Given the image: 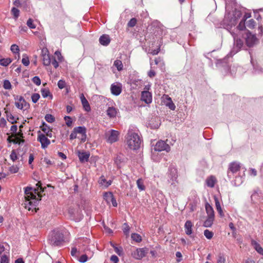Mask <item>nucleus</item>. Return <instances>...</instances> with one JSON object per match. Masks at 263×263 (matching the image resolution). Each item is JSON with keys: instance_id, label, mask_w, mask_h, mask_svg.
<instances>
[{"instance_id": "5fc2aeb1", "label": "nucleus", "mask_w": 263, "mask_h": 263, "mask_svg": "<svg viewBox=\"0 0 263 263\" xmlns=\"http://www.w3.org/2000/svg\"><path fill=\"white\" fill-rule=\"evenodd\" d=\"M64 119L66 121V124L68 126H70L72 125V120L70 117L69 116H65L64 117Z\"/></svg>"}, {"instance_id": "0eeeda50", "label": "nucleus", "mask_w": 263, "mask_h": 263, "mask_svg": "<svg viewBox=\"0 0 263 263\" xmlns=\"http://www.w3.org/2000/svg\"><path fill=\"white\" fill-rule=\"evenodd\" d=\"M234 37V46L231 51V53L235 54L237 53L242 48L243 45V41L240 39H236V34L234 32L231 33Z\"/></svg>"}, {"instance_id": "6e6552de", "label": "nucleus", "mask_w": 263, "mask_h": 263, "mask_svg": "<svg viewBox=\"0 0 263 263\" xmlns=\"http://www.w3.org/2000/svg\"><path fill=\"white\" fill-rule=\"evenodd\" d=\"M15 105L18 109L22 110H26L29 106L23 97L18 96L15 98Z\"/></svg>"}, {"instance_id": "f03ea898", "label": "nucleus", "mask_w": 263, "mask_h": 263, "mask_svg": "<svg viewBox=\"0 0 263 263\" xmlns=\"http://www.w3.org/2000/svg\"><path fill=\"white\" fill-rule=\"evenodd\" d=\"M141 141L138 129L134 127H130L125 136V140L128 148L131 150L136 151L140 148Z\"/></svg>"}, {"instance_id": "c756f323", "label": "nucleus", "mask_w": 263, "mask_h": 263, "mask_svg": "<svg viewBox=\"0 0 263 263\" xmlns=\"http://www.w3.org/2000/svg\"><path fill=\"white\" fill-rule=\"evenodd\" d=\"M215 217L208 216L206 219L203 223V226L205 227H210L212 226Z\"/></svg>"}, {"instance_id": "5701e85b", "label": "nucleus", "mask_w": 263, "mask_h": 263, "mask_svg": "<svg viewBox=\"0 0 263 263\" xmlns=\"http://www.w3.org/2000/svg\"><path fill=\"white\" fill-rule=\"evenodd\" d=\"M111 182V180L107 181L104 176H101L98 180L99 185L103 187H107Z\"/></svg>"}, {"instance_id": "052dcab7", "label": "nucleus", "mask_w": 263, "mask_h": 263, "mask_svg": "<svg viewBox=\"0 0 263 263\" xmlns=\"http://www.w3.org/2000/svg\"><path fill=\"white\" fill-rule=\"evenodd\" d=\"M125 227L123 231L125 235H128L129 232V227L126 224L124 223Z\"/></svg>"}, {"instance_id": "a211bd4d", "label": "nucleus", "mask_w": 263, "mask_h": 263, "mask_svg": "<svg viewBox=\"0 0 263 263\" xmlns=\"http://www.w3.org/2000/svg\"><path fill=\"white\" fill-rule=\"evenodd\" d=\"M141 100L147 104H149L152 101V96L151 92L148 91H144L141 94Z\"/></svg>"}, {"instance_id": "bf43d9fd", "label": "nucleus", "mask_w": 263, "mask_h": 263, "mask_svg": "<svg viewBox=\"0 0 263 263\" xmlns=\"http://www.w3.org/2000/svg\"><path fill=\"white\" fill-rule=\"evenodd\" d=\"M32 82L35 84L36 85L39 86L41 84V80L40 79L37 77H34L32 79Z\"/></svg>"}, {"instance_id": "4be33fe9", "label": "nucleus", "mask_w": 263, "mask_h": 263, "mask_svg": "<svg viewBox=\"0 0 263 263\" xmlns=\"http://www.w3.org/2000/svg\"><path fill=\"white\" fill-rule=\"evenodd\" d=\"M100 43L103 46H107L110 42V39L108 35L103 34L99 38Z\"/></svg>"}, {"instance_id": "49530a36", "label": "nucleus", "mask_w": 263, "mask_h": 263, "mask_svg": "<svg viewBox=\"0 0 263 263\" xmlns=\"http://www.w3.org/2000/svg\"><path fill=\"white\" fill-rule=\"evenodd\" d=\"M18 167L16 165H12L9 168V171L11 174L16 173L18 171Z\"/></svg>"}, {"instance_id": "2f4dec72", "label": "nucleus", "mask_w": 263, "mask_h": 263, "mask_svg": "<svg viewBox=\"0 0 263 263\" xmlns=\"http://www.w3.org/2000/svg\"><path fill=\"white\" fill-rule=\"evenodd\" d=\"M42 96L43 98H45L47 97H50L51 99L52 98V95L51 94L50 91L47 88H42L41 90Z\"/></svg>"}, {"instance_id": "4c0bfd02", "label": "nucleus", "mask_w": 263, "mask_h": 263, "mask_svg": "<svg viewBox=\"0 0 263 263\" xmlns=\"http://www.w3.org/2000/svg\"><path fill=\"white\" fill-rule=\"evenodd\" d=\"M131 237L133 240L138 242H140L142 240L141 236L137 233L132 234Z\"/></svg>"}, {"instance_id": "473e14b6", "label": "nucleus", "mask_w": 263, "mask_h": 263, "mask_svg": "<svg viewBox=\"0 0 263 263\" xmlns=\"http://www.w3.org/2000/svg\"><path fill=\"white\" fill-rule=\"evenodd\" d=\"M12 62V60L10 58L1 59H0V65L6 67Z\"/></svg>"}, {"instance_id": "e2e57ef3", "label": "nucleus", "mask_w": 263, "mask_h": 263, "mask_svg": "<svg viewBox=\"0 0 263 263\" xmlns=\"http://www.w3.org/2000/svg\"><path fill=\"white\" fill-rule=\"evenodd\" d=\"M76 210L72 208H70L68 209V213L70 214L71 218H74Z\"/></svg>"}, {"instance_id": "cd10ccee", "label": "nucleus", "mask_w": 263, "mask_h": 263, "mask_svg": "<svg viewBox=\"0 0 263 263\" xmlns=\"http://www.w3.org/2000/svg\"><path fill=\"white\" fill-rule=\"evenodd\" d=\"M205 210L208 216L215 217L213 208L209 203L205 204Z\"/></svg>"}, {"instance_id": "dca6fc26", "label": "nucleus", "mask_w": 263, "mask_h": 263, "mask_svg": "<svg viewBox=\"0 0 263 263\" xmlns=\"http://www.w3.org/2000/svg\"><path fill=\"white\" fill-rule=\"evenodd\" d=\"M126 158L123 155L119 154L117 155L114 161L118 167L120 168L126 162Z\"/></svg>"}, {"instance_id": "412c9836", "label": "nucleus", "mask_w": 263, "mask_h": 263, "mask_svg": "<svg viewBox=\"0 0 263 263\" xmlns=\"http://www.w3.org/2000/svg\"><path fill=\"white\" fill-rule=\"evenodd\" d=\"M216 182L217 179L216 177L213 175L209 176L205 180L206 185L211 188L214 187Z\"/></svg>"}, {"instance_id": "7ed1b4c3", "label": "nucleus", "mask_w": 263, "mask_h": 263, "mask_svg": "<svg viewBox=\"0 0 263 263\" xmlns=\"http://www.w3.org/2000/svg\"><path fill=\"white\" fill-rule=\"evenodd\" d=\"M48 241L51 246H60L64 241V235L59 230H53L50 233Z\"/></svg>"}, {"instance_id": "774afa93", "label": "nucleus", "mask_w": 263, "mask_h": 263, "mask_svg": "<svg viewBox=\"0 0 263 263\" xmlns=\"http://www.w3.org/2000/svg\"><path fill=\"white\" fill-rule=\"evenodd\" d=\"M160 50V45H159V47L157 49L152 50L151 51V53L153 55H156L158 54Z\"/></svg>"}, {"instance_id": "09e8293b", "label": "nucleus", "mask_w": 263, "mask_h": 263, "mask_svg": "<svg viewBox=\"0 0 263 263\" xmlns=\"http://www.w3.org/2000/svg\"><path fill=\"white\" fill-rule=\"evenodd\" d=\"M136 23H137V20L135 18H132L128 22L127 25L128 27H133L136 25Z\"/></svg>"}, {"instance_id": "f3484780", "label": "nucleus", "mask_w": 263, "mask_h": 263, "mask_svg": "<svg viewBox=\"0 0 263 263\" xmlns=\"http://www.w3.org/2000/svg\"><path fill=\"white\" fill-rule=\"evenodd\" d=\"M111 93L115 96L119 95L122 91V85L120 83H114L111 85Z\"/></svg>"}, {"instance_id": "864d4df0", "label": "nucleus", "mask_w": 263, "mask_h": 263, "mask_svg": "<svg viewBox=\"0 0 263 263\" xmlns=\"http://www.w3.org/2000/svg\"><path fill=\"white\" fill-rule=\"evenodd\" d=\"M88 258V256L86 254H84V255H82V256H81V257L79 259V261L80 262L84 263L87 261Z\"/></svg>"}, {"instance_id": "3c124183", "label": "nucleus", "mask_w": 263, "mask_h": 263, "mask_svg": "<svg viewBox=\"0 0 263 263\" xmlns=\"http://www.w3.org/2000/svg\"><path fill=\"white\" fill-rule=\"evenodd\" d=\"M237 29L239 30H243L246 28L245 22L241 20L237 27Z\"/></svg>"}, {"instance_id": "a18cd8bd", "label": "nucleus", "mask_w": 263, "mask_h": 263, "mask_svg": "<svg viewBox=\"0 0 263 263\" xmlns=\"http://www.w3.org/2000/svg\"><path fill=\"white\" fill-rule=\"evenodd\" d=\"M42 130L45 133H48L49 130L50 129L49 126L45 123H43L42 126H41Z\"/></svg>"}, {"instance_id": "39448f33", "label": "nucleus", "mask_w": 263, "mask_h": 263, "mask_svg": "<svg viewBox=\"0 0 263 263\" xmlns=\"http://www.w3.org/2000/svg\"><path fill=\"white\" fill-rule=\"evenodd\" d=\"M168 182L171 183V185L176 187L178 184V172L177 169L172 166H170L168 168L167 173Z\"/></svg>"}, {"instance_id": "69168bd1", "label": "nucleus", "mask_w": 263, "mask_h": 263, "mask_svg": "<svg viewBox=\"0 0 263 263\" xmlns=\"http://www.w3.org/2000/svg\"><path fill=\"white\" fill-rule=\"evenodd\" d=\"M249 174L252 176H256L257 175V171L254 168H250L249 171Z\"/></svg>"}, {"instance_id": "79ce46f5", "label": "nucleus", "mask_w": 263, "mask_h": 263, "mask_svg": "<svg viewBox=\"0 0 263 263\" xmlns=\"http://www.w3.org/2000/svg\"><path fill=\"white\" fill-rule=\"evenodd\" d=\"M11 84L8 80H5L3 83V87L5 89H10L11 88Z\"/></svg>"}, {"instance_id": "de8ad7c7", "label": "nucleus", "mask_w": 263, "mask_h": 263, "mask_svg": "<svg viewBox=\"0 0 263 263\" xmlns=\"http://www.w3.org/2000/svg\"><path fill=\"white\" fill-rule=\"evenodd\" d=\"M1 263H9V258L6 254L1 256Z\"/></svg>"}, {"instance_id": "0e129e2a", "label": "nucleus", "mask_w": 263, "mask_h": 263, "mask_svg": "<svg viewBox=\"0 0 263 263\" xmlns=\"http://www.w3.org/2000/svg\"><path fill=\"white\" fill-rule=\"evenodd\" d=\"M115 251L119 255H121L122 253V249L121 248L114 247Z\"/></svg>"}, {"instance_id": "9d476101", "label": "nucleus", "mask_w": 263, "mask_h": 263, "mask_svg": "<svg viewBox=\"0 0 263 263\" xmlns=\"http://www.w3.org/2000/svg\"><path fill=\"white\" fill-rule=\"evenodd\" d=\"M37 140L41 144V147L42 148H46L50 143V141L47 138V137L44 134L39 131Z\"/></svg>"}, {"instance_id": "b1692460", "label": "nucleus", "mask_w": 263, "mask_h": 263, "mask_svg": "<svg viewBox=\"0 0 263 263\" xmlns=\"http://www.w3.org/2000/svg\"><path fill=\"white\" fill-rule=\"evenodd\" d=\"M164 97L165 99V101H164L165 105L168 106L171 110H175L176 106L173 102L172 99L167 95H164Z\"/></svg>"}, {"instance_id": "ddd939ff", "label": "nucleus", "mask_w": 263, "mask_h": 263, "mask_svg": "<svg viewBox=\"0 0 263 263\" xmlns=\"http://www.w3.org/2000/svg\"><path fill=\"white\" fill-rule=\"evenodd\" d=\"M246 42L248 47H252L256 43L257 39L255 35L252 34L250 31H248L246 34Z\"/></svg>"}, {"instance_id": "c9c22d12", "label": "nucleus", "mask_w": 263, "mask_h": 263, "mask_svg": "<svg viewBox=\"0 0 263 263\" xmlns=\"http://www.w3.org/2000/svg\"><path fill=\"white\" fill-rule=\"evenodd\" d=\"M10 49L11 51L14 53H18V58H20L19 51L20 49L17 45L16 44H13L11 45Z\"/></svg>"}, {"instance_id": "2eb2a0df", "label": "nucleus", "mask_w": 263, "mask_h": 263, "mask_svg": "<svg viewBox=\"0 0 263 263\" xmlns=\"http://www.w3.org/2000/svg\"><path fill=\"white\" fill-rule=\"evenodd\" d=\"M42 57L43 58V64L45 66L49 65L51 62V59L47 49L45 48L42 50Z\"/></svg>"}, {"instance_id": "603ef678", "label": "nucleus", "mask_w": 263, "mask_h": 263, "mask_svg": "<svg viewBox=\"0 0 263 263\" xmlns=\"http://www.w3.org/2000/svg\"><path fill=\"white\" fill-rule=\"evenodd\" d=\"M27 26L31 29L35 28V25L33 23V20L31 18H29L27 22Z\"/></svg>"}, {"instance_id": "aec40b11", "label": "nucleus", "mask_w": 263, "mask_h": 263, "mask_svg": "<svg viewBox=\"0 0 263 263\" xmlns=\"http://www.w3.org/2000/svg\"><path fill=\"white\" fill-rule=\"evenodd\" d=\"M193 224L190 220H187L184 224L185 233L187 235L190 236L193 233Z\"/></svg>"}, {"instance_id": "423d86ee", "label": "nucleus", "mask_w": 263, "mask_h": 263, "mask_svg": "<svg viewBox=\"0 0 263 263\" xmlns=\"http://www.w3.org/2000/svg\"><path fill=\"white\" fill-rule=\"evenodd\" d=\"M240 168V163L238 162H233L229 164L227 172V175L229 180L233 178L234 174L239 171Z\"/></svg>"}, {"instance_id": "8fccbe9b", "label": "nucleus", "mask_w": 263, "mask_h": 263, "mask_svg": "<svg viewBox=\"0 0 263 263\" xmlns=\"http://www.w3.org/2000/svg\"><path fill=\"white\" fill-rule=\"evenodd\" d=\"M22 62L25 66H28L30 63L28 57L26 55H23Z\"/></svg>"}, {"instance_id": "20e7f679", "label": "nucleus", "mask_w": 263, "mask_h": 263, "mask_svg": "<svg viewBox=\"0 0 263 263\" xmlns=\"http://www.w3.org/2000/svg\"><path fill=\"white\" fill-rule=\"evenodd\" d=\"M241 15L242 13L240 10L235 9L226 14L224 21L229 26H235Z\"/></svg>"}, {"instance_id": "f8f14e48", "label": "nucleus", "mask_w": 263, "mask_h": 263, "mask_svg": "<svg viewBox=\"0 0 263 263\" xmlns=\"http://www.w3.org/2000/svg\"><path fill=\"white\" fill-rule=\"evenodd\" d=\"M154 149L158 152L165 151L168 152L170 151L171 148L168 144L166 143L164 141L160 140L156 143Z\"/></svg>"}, {"instance_id": "338daca9", "label": "nucleus", "mask_w": 263, "mask_h": 263, "mask_svg": "<svg viewBox=\"0 0 263 263\" xmlns=\"http://www.w3.org/2000/svg\"><path fill=\"white\" fill-rule=\"evenodd\" d=\"M6 120L4 118H1L0 120V127H5L6 125Z\"/></svg>"}, {"instance_id": "f257e3e1", "label": "nucleus", "mask_w": 263, "mask_h": 263, "mask_svg": "<svg viewBox=\"0 0 263 263\" xmlns=\"http://www.w3.org/2000/svg\"><path fill=\"white\" fill-rule=\"evenodd\" d=\"M40 183L39 182L36 184V186H38L37 190L32 191V187H27L25 190L24 207L28 211H33L34 210L36 211V206L41 199V196L37 191L40 190L41 192H43L44 190L41 184H39Z\"/></svg>"}, {"instance_id": "ea45409f", "label": "nucleus", "mask_w": 263, "mask_h": 263, "mask_svg": "<svg viewBox=\"0 0 263 263\" xmlns=\"http://www.w3.org/2000/svg\"><path fill=\"white\" fill-rule=\"evenodd\" d=\"M46 121L49 123H52L55 121L54 117L50 114H47L45 117Z\"/></svg>"}, {"instance_id": "e433bc0d", "label": "nucleus", "mask_w": 263, "mask_h": 263, "mask_svg": "<svg viewBox=\"0 0 263 263\" xmlns=\"http://www.w3.org/2000/svg\"><path fill=\"white\" fill-rule=\"evenodd\" d=\"M204 235L205 237L208 239H211L212 238L214 234L212 231H209V230L206 229L204 231Z\"/></svg>"}, {"instance_id": "a878e982", "label": "nucleus", "mask_w": 263, "mask_h": 263, "mask_svg": "<svg viewBox=\"0 0 263 263\" xmlns=\"http://www.w3.org/2000/svg\"><path fill=\"white\" fill-rule=\"evenodd\" d=\"M107 116L112 118L116 117L117 114V110L113 107H109L106 110Z\"/></svg>"}, {"instance_id": "13d9d810", "label": "nucleus", "mask_w": 263, "mask_h": 263, "mask_svg": "<svg viewBox=\"0 0 263 263\" xmlns=\"http://www.w3.org/2000/svg\"><path fill=\"white\" fill-rule=\"evenodd\" d=\"M226 259L223 255L219 254L218 257L217 263H225Z\"/></svg>"}, {"instance_id": "4d7b16f0", "label": "nucleus", "mask_w": 263, "mask_h": 263, "mask_svg": "<svg viewBox=\"0 0 263 263\" xmlns=\"http://www.w3.org/2000/svg\"><path fill=\"white\" fill-rule=\"evenodd\" d=\"M7 119H8V121H9L10 122H11L12 124L14 123V122H16V121L15 120L14 116L11 114H7Z\"/></svg>"}, {"instance_id": "58836bf2", "label": "nucleus", "mask_w": 263, "mask_h": 263, "mask_svg": "<svg viewBox=\"0 0 263 263\" xmlns=\"http://www.w3.org/2000/svg\"><path fill=\"white\" fill-rule=\"evenodd\" d=\"M256 25L255 21L251 19L247 22V26L250 29H253Z\"/></svg>"}, {"instance_id": "37998d69", "label": "nucleus", "mask_w": 263, "mask_h": 263, "mask_svg": "<svg viewBox=\"0 0 263 263\" xmlns=\"http://www.w3.org/2000/svg\"><path fill=\"white\" fill-rule=\"evenodd\" d=\"M10 157L11 160H12V161L13 162H14L18 159V157H17L16 152H15V150L12 151L10 155Z\"/></svg>"}, {"instance_id": "c85d7f7f", "label": "nucleus", "mask_w": 263, "mask_h": 263, "mask_svg": "<svg viewBox=\"0 0 263 263\" xmlns=\"http://www.w3.org/2000/svg\"><path fill=\"white\" fill-rule=\"evenodd\" d=\"M89 157V154L86 152L80 153L79 154V158L81 162L87 161Z\"/></svg>"}, {"instance_id": "7c9ffc66", "label": "nucleus", "mask_w": 263, "mask_h": 263, "mask_svg": "<svg viewBox=\"0 0 263 263\" xmlns=\"http://www.w3.org/2000/svg\"><path fill=\"white\" fill-rule=\"evenodd\" d=\"M73 130L77 134L78 133L81 134L86 136V128L84 126H78V127H75L73 129Z\"/></svg>"}, {"instance_id": "6ab92c4d", "label": "nucleus", "mask_w": 263, "mask_h": 263, "mask_svg": "<svg viewBox=\"0 0 263 263\" xmlns=\"http://www.w3.org/2000/svg\"><path fill=\"white\" fill-rule=\"evenodd\" d=\"M80 98L84 110L87 112L90 111L91 110L90 105L83 93L81 94Z\"/></svg>"}, {"instance_id": "bb28decb", "label": "nucleus", "mask_w": 263, "mask_h": 263, "mask_svg": "<svg viewBox=\"0 0 263 263\" xmlns=\"http://www.w3.org/2000/svg\"><path fill=\"white\" fill-rule=\"evenodd\" d=\"M252 245L253 246L254 248L258 252V253L263 255V249L258 242L254 240H252Z\"/></svg>"}, {"instance_id": "4468645a", "label": "nucleus", "mask_w": 263, "mask_h": 263, "mask_svg": "<svg viewBox=\"0 0 263 263\" xmlns=\"http://www.w3.org/2000/svg\"><path fill=\"white\" fill-rule=\"evenodd\" d=\"M103 197L108 204L111 203L113 206L116 207L117 206V202L112 193L106 192L104 194Z\"/></svg>"}, {"instance_id": "393cba45", "label": "nucleus", "mask_w": 263, "mask_h": 263, "mask_svg": "<svg viewBox=\"0 0 263 263\" xmlns=\"http://www.w3.org/2000/svg\"><path fill=\"white\" fill-rule=\"evenodd\" d=\"M214 200L215 202L216 209L217 212H218L219 214L220 215V216L221 217H223L224 213L222 211V208L221 207V205H220V202L219 201L218 198L216 196H214Z\"/></svg>"}, {"instance_id": "1a4fd4ad", "label": "nucleus", "mask_w": 263, "mask_h": 263, "mask_svg": "<svg viewBox=\"0 0 263 263\" xmlns=\"http://www.w3.org/2000/svg\"><path fill=\"white\" fill-rule=\"evenodd\" d=\"M107 142L112 143L119 140V132L117 130L111 129L106 134Z\"/></svg>"}, {"instance_id": "a19ab883", "label": "nucleus", "mask_w": 263, "mask_h": 263, "mask_svg": "<svg viewBox=\"0 0 263 263\" xmlns=\"http://www.w3.org/2000/svg\"><path fill=\"white\" fill-rule=\"evenodd\" d=\"M11 13L14 16V17L16 19L20 15V11L18 9L13 7L11 9Z\"/></svg>"}, {"instance_id": "6e6d98bb", "label": "nucleus", "mask_w": 263, "mask_h": 263, "mask_svg": "<svg viewBox=\"0 0 263 263\" xmlns=\"http://www.w3.org/2000/svg\"><path fill=\"white\" fill-rule=\"evenodd\" d=\"M66 83L63 80H60L58 82V86L60 89H63L65 87Z\"/></svg>"}, {"instance_id": "c03bdc74", "label": "nucleus", "mask_w": 263, "mask_h": 263, "mask_svg": "<svg viewBox=\"0 0 263 263\" xmlns=\"http://www.w3.org/2000/svg\"><path fill=\"white\" fill-rule=\"evenodd\" d=\"M40 98V96L39 93H34L32 95L31 100L33 103H36Z\"/></svg>"}, {"instance_id": "9b49d317", "label": "nucleus", "mask_w": 263, "mask_h": 263, "mask_svg": "<svg viewBox=\"0 0 263 263\" xmlns=\"http://www.w3.org/2000/svg\"><path fill=\"white\" fill-rule=\"evenodd\" d=\"M146 253V248H138L132 252V256L136 259H141L145 256Z\"/></svg>"}, {"instance_id": "f704fd0d", "label": "nucleus", "mask_w": 263, "mask_h": 263, "mask_svg": "<svg viewBox=\"0 0 263 263\" xmlns=\"http://www.w3.org/2000/svg\"><path fill=\"white\" fill-rule=\"evenodd\" d=\"M137 185L138 189L140 191H143L145 190V186L144 185V181L142 179H138L137 180Z\"/></svg>"}, {"instance_id": "72a5a7b5", "label": "nucleus", "mask_w": 263, "mask_h": 263, "mask_svg": "<svg viewBox=\"0 0 263 263\" xmlns=\"http://www.w3.org/2000/svg\"><path fill=\"white\" fill-rule=\"evenodd\" d=\"M114 65L117 67L118 71H121L123 69V65L121 61L117 60L114 62Z\"/></svg>"}, {"instance_id": "680f3d73", "label": "nucleus", "mask_w": 263, "mask_h": 263, "mask_svg": "<svg viewBox=\"0 0 263 263\" xmlns=\"http://www.w3.org/2000/svg\"><path fill=\"white\" fill-rule=\"evenodd\" d=\"M110 260L113 263H117L119 261V258L116 255H113L110 257Z\"/></svg>"}]
</instances>
